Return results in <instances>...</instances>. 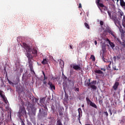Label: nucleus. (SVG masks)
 I'll use <instances>...</instances> for the list:
<instances>
[{
    "label": "nucleus",
    "instance_id": "1",
    "mask_svg": "<svg viewBox=\"0 0 125 125\" xmlns=\"http://www.w3.org/2000/svg\"><path fill=\"white\" fill-rule=\"evenodd\" d=\"M22 45H23V48H25V50H26V52H27L26 57L28 58V64H29V68L30 69V71L31 72H33V73L35 74V71H34V70L33 68V61H32L34 57L31 54V51H32V48L30 46L28 45L25 42H23L22 43Z\"/></svg>",
    "mask_w": 125,
    "mask_h": 125
},
{
    "label": "nucleus",
    "instance_id": "2",
    "mask_svg": "<svg viewBox=\"0 0 125 125\" xmlns=\"http://www.w3.org/2000/svg\"><path fill=\"white\" fill-rule=\"evenodd\" d=\"M97 83V81L94 80L92 82H90V79L88 80V82H84V85L85 86H88V87H90V88H92V89L93 90H96L97 89V86H96Z\"/></svg>",
    "mask_w": 125,
    "mask_h": 125
},
{
    "label": "nucleus",
    "instance_id": "3",
    "mask_svg": "<svg viewBox=\"0 0 125 125\" xmlns=\"http://www.w3.org/2000/svg\"><path fill=\"white\" fill-rule=\"evenodd\" d=\"M18 114V116L19 117H22V116H25V115L27 114V112H26V109H25V107H24V105H21L20 106Z\"/></svg>",
    "mask_w": 125,
    "mask_h": 125
},
{
    "label": "nucleus",
    "instance_id": "4",
    "mask_svg": "<svg viewBox=\"0 0 125 125\" xmlns=\"http://www.w3.org/2000/svg\"><path fill=\"white\" fill-rule=\"evenodd\" d=\"M0 96L2 98V101H3V102H4V103H5L6 104H7V102H8L6 100V98H5V95H4V92L0 90Z\"/></svg>",
    "mask_w": 125,
    "mask_h": 125
},
{
    "label": "nucleus",
    "instance_id": "5",
    "mask_svg": "<svg viewBox=\"0 0 125 125\" xmlns=\"http://www.w3.org/2000/svg\"><path fill=\"white\" fill-rule=\"evenodd\" d=\"M101 1V0H96V3L97 5L98 6L99 8V6L100 7H104V4L100 3Z\"/></svg>",
    "mask_w": 125,
    "mask_h": 125
},
{
    "label": "nucleus",
    "instance_id": "6",
    "mask_svg": "<svg viewBox=\"0 0 125 125\" xmlns=\"http://www.w3.org/2000/svg\"><path fill=\"white\" fill-rule=\"evenodd\" d=\"M113 19L114 20V23L116 25V26H118V25H120L121 24V22L118 19H117V17H113Z\"/></svg>",
    "mask_w": 125,
    "mask_h": 125
},
{
    "label": "nucleus",
    "instance_id": "7",
    "mask_svg": "<svg viewBox=\"0 0 125 125\" xmlns=\"http://www.w3.org/2000/svg\"><path fill=\"white\" fill-rule=\"evenodd\" d=\"M119 85H120V83L119 82H115L114 84L113 85V86L112 87L113 89H114V90H117Z\"/></svg>",
    "mask_w": 125,
    "mask_h": 125
},
{
    "label": "nucleus",
    "instance_id": "8",
    "mask_svg": "<svg viewBox=\"0 0 125 125\" xmlns=\"http://www.w3.org/2000/svg\"><path fill=\"white\" fill-rule=\"evenodd\" d=\"M89 102H90V106H91L92 107H93V108H95V109H97V105L95 104L93 102H91L90 100H88Z\"/></svg>",
    "mask_w": 125,
    "mask_h": 125
},
{
    "label": "nucleus",
    "instance_id": "9",
    "mask_svg": "<svg viewBox=\"0 0 125 125\" xmlns=\"http://www.w3.org/2000/svg\"><path fill=\"white\" fill-rule=\"evenodd\" d=\"M73 68L74 69V70H79V71H80L81 69H82L81 68V66H80L79 65H76V64H74L73 66Z\"/></svg>",
    "mask_w": 125,
    "mask_h": 125
},
{
    "label": "nucleus",
    "instance_id": "10",
    "mask_svg": "<svg viewBox=\"0 0 125 125\" xmlns=\"http://www.w3.org/2000/svg\"><path fill=\"white\" fill-rule=\"evenodd\" d=\"M37 113V108L33 107L32 108V113L34 116H36V113Z\"/></svg>",
    "mask_w": 125,
    "mask_h": 125
},
{
    "label": "nucleus",
    "instance_id": "11",
    "mask_svg": "<svg viewBox=\"0 0 125 125\" xmlns=\"http://www.w3.org/2000/svg\"><path fill=\"white\" fill-rule=\"evenodd\" d=\"M101 12H103L104 13L105 12V11H108V9L106 7H104L102 9H100Z\"/></svg>",
    "mask_w": 125,
    "mask_h": 125
},
{
    "label": "nucleus",
    "instance_id": "12",
    "mask_svg": "<svg viewBox=\"0 0 125 125\" xmlns=\"http://www.w3.org/2000/svg\"><path fill=\"white\" fill-rule=\"evenodd\" d=\"M119 16L120 17V20L122 19V16H124V12L120 11L118 12Z\"/></svg>",
    "mask_w": 125,
    "mask_h": 125
},
{
    "label": "nucleus",
    "instance_id": "13",
    "mask_svg": "<svg viewBox=\"0 0 125 125\" xmlns=\"http://www.w3.org/2000/svg\"><path fill=\"white\" fill-rule=\"evenodd\" d=\"M32 54H34L35 55H38V51L37 49L33 48L32 50Z\"/></svg>",
    "mask_w": 125,
    "mask_h": 125
},
{
    "label": "nucleus",
    "instance_id": "14",
    "mask_svg": "<svg viewBox=\"0 0 125 125\" xmlns=\"http://www.w3.org/2000/svg\"><path fill=\"white\" fill-rule=\"evenodd\" d=\"M42 63L43 64V65H46V64H47V60L46 59H44L42 62Z\"/></svg>",
    "mask_w": 125,
    "mask_h": 125
},
{
    "label": "nucleus",
    "instance_id": "15",
    "mask_svg": "<svg viewBox=\"0 0 125 125\" xmlns=\"http://www.w3.org/2000/svg\"><path fill=\"white\" fill-rule=\"evenodd\" d=\"M94 72L96 74H103V72L101 70H96L94 71Z\"/></svg>",
    "mask_w": 125,
    "mask_h": 125
},
{
    "label": "nucleus",
    "instance_id": "16",
    "mask_svg": "<svg viewBox=\"0 0 125 125\" xmlns=\"http://www.w3.org/2000/svg\"><path fill=\"white\" fill-rule=\"evenodd\" d=\"M120 5L121 6H124L125 5V2L124 0H120Z\"/></svg>",
    "mask_w": 125,
    "mask_h": 125
},
{
    "label": "nucleus",
    "instance_id": "17",
    "mask_svg": "<svg viewBox=\"0 0 125 125\" xmlns=\"http://www.w3.org/2000/svg\"><path fill=\"white\" fill-rule=\"evenodd\" d=\"M108 33H109V34H110V35H111V36H113L114 37V38H116V36H115V32H114V31L111 30L110 32H109Z\"/></svg>",
    "mask_w": 125,
    "mask_h": 125
},
{
    "label": "nucleus",
    "instance_id": "18",
    "mask_svg": "<svg viewBox=\"0 0 125 125\" xmlns=\"http://www.w3.org/2000/svg\"><path fill=\"white\" fill-rule=\"evenodd\" d=\"M109 45L111 46V48H114L115 47V44L113 43L112 42H110L109 43Z\"/></svg>",
    "mask_w": 125,
    "mask_h": 125
},
{
    "label": "nucleus",
    "instance_id": "19",
    "mask_svg": "<svg viewBox=\"0 0 125 125\" xmlns=\"http://www.w3.org/2000/svg\"><path fill=\"white\" fill-rule=\"evenodd\" d=\"M122 25L125 26V16H123V19L122 20Z\"/></svg>",
    "mask_w": 125,
    "mask_h": 125
},
{
    "label": "nucleus",
    "instance_id": "20",
    "mask_svg": "<svg viewBox=\"0 0 125 125\" xmlns=\"http://www.w3.org/2000/svg\"><path fill=\"white\" fill-rule=\"evenodd\" d=\"M8 82L9 83V84H11L12 85V86H14V83H13L12 82H11L10 80H9V79H7Z\"/></svg>",
    "mask_w": 125,
    "mask_h": 125
},
{
    "label": "nucleus",
    "instance_id": "21",
    "mask_svg": "<svg viewBox=\"0 0 125 125\" xmlns=\"http://www.w3.org/2000/svg\"><path fill=\"white\" fill-rule=\"evenodd\" d=\"M50 87L51 88V89H54V90H55V86H54V85L53 84H51L50 85Z\"/></svg>",
    "mask_w": 125,
    "mask_h": 125
},
{
    "label": "nucleus",
    "instance_id": "22",
    "mask_svg": "<svg viewBox=\"0 0 125 125\" xmlns=\"http://www.w3.org/2000/svg\"><path fill=\"white\" fill-rule=\"evenodd\" d=\"M84 25L86 27V28H87V29H90L89 25H88V23H87L86 22H85L84 23Z\"/></svg>",
    "mask_w": 125,
    "mask_h": 125
},
{
    "label": "nucleus",
    "instance_id": "23",
    "mask_svg": "<svg viewBox=\"0 0 125 125\" xmlns=\"http://www.w3.org/2000/svg\"><path fill=\"white\" fill-rule=\"evenodd\" d=\"M115 39H116V41H118V42H120V43H122V42L121 41V40H120V38H117V37L115 36V38H114Z\"/></svg>",
    "mask_w": 125,
    "mask_h": 125
},
{
    "label": "nucleus",
    "instance_id": "24",
    "mask_svg": "<svg viewBox=\"0 0 125 125\" xmlns=\"http://www.w3.org/2000/svg\"><path fill=\"white\" fill-rule=\"evenodd\" d=\"M105 30L106 31V32H107L108 33H109V32H110L112 30H111V28H110L109 27H107V28H106Z\"/></svg>",
    "mask_w": 125,
    "mask_h": 125
},
{
    "label": "nucleus",
    "instance_id": "25",
    "mask_svg": "<svg viewBox=\"0 0 125 125\" xmlns=\"http://www.w3.org/2000/svg\"><path fill=\"white\" fill-rule=\"evenodd\" d=\"M60 64L61 65V67H64V62L63 61H61L60 62Z\"/></svg>",
    "mask_w": 125,
    "mask_h": 125
},
{
    "label": "nucleus",
    "instance_id": "26",
    "mask_svg": "<svg viewBox=\"0 0 125 125\" xmlns=\"http://www.w3.org/2000/svg\"><path fill=\"white\" fill-rule=\"evenodd\" d=\"M45 101L44 98H43L41 99H40V103H43V102H44V101Z\"/></svg>",
    "mask_w": 125,
    "mask_h": 125
},
{
    "label": "nucleus",
    "instance_id": "27",
    "mask_svg": "<svg viewBox=\"0 0 125 125\" xmlns=\"http://www.w3.org/2000/svg\"><path fill=\"white\" fill-rule=\"evenodd\" d=\"M121 44H122V45H123V47L125 48V41H123L122 42H121Z\"/></svg>",
    "mask_w": 125,
    "mask_h": 125
},
{
    "label": "nucleus",
    "instance_id": "28",
    "mask_svg": "<svg viewBox=\"0 0 125 125\" xmlns=\"http://www.w3.org/2000/svg\"><path fill=\"white\" fill-rule=\"evenodd\" d=\"M91 59H92L93 61H95V57H94V56L91 55Z\"/></svg>",
    "mask_w": 125,
    "mask_h": 125
},
{
    "label": "nucleus",
    "instance_id": "29",
    "mask_svg": "<svg viewBox=\"0 0 125 125\" xmlns=\"http://www.w3.org/2000/svg\"><path fill=\"white\" fill-rule=\"evenodd\" d=\"M108 63H109L108 64V68H111V65L112 64V62H108Z\"/></svg>",
    "mask_w": 125,
    "mask_h": 125
},
{
    "label": "nucleus",
    "instance_id": "30",
    "mask_svg": "<svg viewBox=\"0 0 125 125\" xmlns=\"http://www.w3.org/2000/svg\"><path fill=\"white\" fill-rule=\"evenodd\" d=\"M78 113L79 115H81V113H82V109L81 108H78Z\"/></svg>",
    "mask_w": 125,
    "mask_h": 125
},
{
    "label": "nucleus",
    "instance_id": "31",
    "mask_svg": "<svg viewBox=\"0 0 125 125\" xmlns=\"http://www.w3.org/2000/svg\"><path fill=\"white\" fill-rule=\"evenodd\" d=\"M100 24L101 26H103V25H104V22L102 21H100Z\"/></svg>",
    "mask_w": 125,
    "mask_h": 125
},
{
    "label": "nucleus",
    "instance_id": "32",
    "mask_svg": "<svg viewBox=\"0 0 125 125\" xmlns=\"http://www.w3.org/2000/svg\"><path fill=\"white\" fill-rule=\"evenodd\" d=\"M113 69L114 70V71H119V69L117 68L116 66H113Z\"/></svg>",
    "mask_w": 125,
    "mask_h": 125
},
{
    "label": "nucleus",
    "instance_id": "33",
    "mask_svg": "<svg viewBox=\"0 0 125 125\" xmlns=\"http://www.w3.org/2000/svg\"><path fill=\"white\" fill-rule=\"evenodd\" d=\"M42 82H43V84H45V85H46V84L47 83V82H46V80H43Z\"/></svg>",
    "mask_w": 125,
    "mask_h": 125
},
{
    "label": "nucleus",
    "instance_id": "34",
    "mask_svg": "<svg viewBox=\"0 0 125 125\" xmlns=\"http://www.w3.org/2000/svg\"><path fill=\"white\" fill-rule=\"evenodd\" d=\"M78 120L79 121V123H81V115L79 114V117L78 118Z\"/></svg>",
    "mask_w": 125,
    "mask_h": 125
},
{
    "label": "nucleus",
    "instance_id": "35",
    "mask_svg": "<svg viewBox=\"0 0 125 125\" xmlns=\"http://www.w3.org/2000/svg\"><path fill=\"white\" fill-rule=\"evenodd\" d=\"M74 90H75V91H78V92H79V91H80V88H75Z\"/></svg>",
    "mask_w": 125,
    "mask_h": 125
},
{
    "label": "nucleus",
    "instance_id": "36",
    "mask_svg": "<svg viewBox=\"0 0 125 125\" xmlns=\"http://www.w3.org/2000/svg\"><path fill=\"white\" fill-rule=\"evenodd\" d=\"M8 114H8V116L10 117V118L11 119V111L9 112Z\"/></svg>",
    "mask_w": 125,
    "mask_h": 125
},
{
    "label": "nucleus",
    "instance_id": "37",
    "mask_svg": "<svg viewBox=\"0 0 125 125\" xmlns=\"http://www.w3.org/2000/svg\"><path fill=\"white\" fill-rule=\"evenodd\" d=\"M107 13L109 16V17H111V12L109 11V10H107Z\"/></svg>",
    "mask_w": 125,
    "mask_h": 125
},
{
    "label": "nucleus",
    "instance_id": "38",
    "mask_svg": "<svg viewBox=\"0 0 125 125\" xmlns=\"http://www.w3.org/2000/svg\"><path fill=\"white\" fill-rule=\"evenodd\" d=\"M59 113L60 116H62L63 115V113L62 112V111H59Z\"/></svg>",
    "mask_w": 125,
    "mask_h": 125
},
{
    "label": "nucleus",
    "instance_id": "39",
    "mask_svg": "<svg viewBox=\"0 0 125 125\" xmlns=\"http://www.w3.org/2000/svg\"><path fill=\"white\" fill-rule=\"evenodd\" d=\"M46 80H47V77L46 76H44L43 81H46Z\"/></svg>",
    "mask_w": 125,
    "mask_h": 125
},
{
    "label": "nucleus",
    "instance_id": "40",
    "mask_svg": "<svg viewBox=\"0 0 125 125\" xmlns=\"http://www.w3.org/2000/svg\"><path fill=\"white\" fill-rule=\"evenodd\" d=\"M104 114H105L106 117H108V112H106V111H105V112H104Z\"/></svg>",
    "mask_w": 125,
    "mask_h": 125
},
{
    "label": "nucleus",
    "instance_id": "41",
    "mask_svg": "<svg viewBox=\"0 0 125 125\" xmlns=\"http://www.w3.org/2000/svg\"><path fill=\"white\" fill-rule=\"evenodd\" d=\"M113 60L116 62V60H117V57L114 56L113 57Z\"/></svg>",
    "mask_w": 125,
    "mask_h": 125
},
{
    "label": "nucleus",
    "instance_id": "42",
    "mask_svg": "<svg viewBox=\"0 0 125 125\" xmlns=\"http://www.w3.org/2000/svg\"><path fill=\"white\" fill-rule=\"evenodd\" d=\"M101 70H102V71H104V72L106 71V69H105V68H101Z\"/></svg>",
    "mask_w": 125,
    "mask_h": 125
},
{
    "label": "nucleus",
    "instance_id": "43",
    "mask_svg": "<svg viewBox=\"0 0 125 125\" xmlns=\"http://www.w3.org/2000/svg\"><path fill=\"white\" fill-rule=\"evenodd\" d=\"M122 111H123V109H119L118 110V113H122Z\"/></svg>",
    "mask_w": 125,
    "mask_h": 125
},
{
    "label": "nucleus",
    "instance_id": "44",
    "mask_svg": "<svg viewBox=\"0 0 125 125\" xmlns=\"http://www.w3.org/2000/svg\"><path fill=\"white\" fill-rule=\"evenodd\" d=\"M21 125H25V123H24V122L23 121H21Z\"/></svg>",
    "mask_w": 125,
    "mask_h": 125
},
{
    "label": "nucleus",
    "instance_id": "45",
    "mask_svg": "<svg viewBox=\"0 0 125 125\" xmlns=\"http://www.w3.org/2000/svg\"><path fill=\"white\" fill-rule=\"evenodd\" d=\"M106 42H108V43H109V42H111V41H110V40H109V39H108V38L106 39Z\"/></svg>",
    "mask_w": 125,
    "mask_h": 125
},
{
    "label": "nucleus",
    "instance_id": "46",
    "mask_svg": "<svg viewBox=\"0 0 125 125\" xmlns=\"http://www.w3.org/2000/svg\"><path fill=\"white\" fill-rule=\"evenodd\" d=\"M52 84V83L51 82H50V81H49V82L48 83V85H50H50Z\"/></svg>",
    "mask_w": 125,
    "mask_h": 125
},
{
    "label": "nucleus",
    "instance_id": "47",
    "mask_svg": "<svg viewBox=\"0 0 125 125\" xmlns=\"http://www.w3.org/2000/svg\"><path fill=\"white\" fill-rule=\"evenodd\" d=\"M79 8H82V4L79 3Z\"/></svg>",
    "mask_w": 125,
    "mask_h": 125
},
{
    "label": "nucleus",
    "instance_id": "48",
    "mask_svg": "<svg viewBox=\"0 0 125 125\" xmlns=\"http://www.w3.org/2000/svg\"><path fill=\"white\" fill-rule=\"evenodd\" d=\"M43 107L45 108V110H47V107L46 106V105H44Z\"/></svg>",
    "mask_w": 125,
    "mask_h": 125
},
{
    "label": "nucleus",
    "instance_id": "49",
    "mask_svg": "<svg viewBox=\"0 0 125 125\" xmlns=\"http://www.w3.org/2000/svg\"><path fill=\"white\" fill-rule=\"evenodd\" d=\"M109 113L110 114V115L112 116V111H111L110 109H109Z\"/></svg>",
    "mask_w": 125,
    "mask_h": 125
},
{
    "label": "nucleus",
    "instance_id": "50",
    "mask_svg": "<svg viewBox=\"0 0 125 125\" xmlns=\"http://www.w3.org/2000/svg\"><path fill=\"white\" fill-rule=\"evenodd\" d=\"M16 89H17V91H19L20 90V89H21V88H16Z\"/></svg>",
    "mask_w": 125,
    "mask_h": 125
},
{
    "label": "nucleus",
    "instance_id": "51",
    "mask_svg": "<svg viewBox=\"0 0 125 125\" xmlns=\"http://www.w3.org/2000/svg\"><path fill=\"white\" fill-rule=\"evenodd\" d=\"M94 43H95V45H96V44H97V41H95Z\"/></svg>",
    "mask_w": 125,
    "mask_h": 125
},
{
    "label": "nucleus",
    "instance_id": "52",
    "mask_svg": "<svg viewBox=\"0 0 125 125\" xmlns=\"http://www.w3.org/2000/svg\"><path fill=\"white\" fill-rule=\"evenodd\" d=\"M42 74H43V75L44 77V76H45V74L44 73V72L43 71H42Z\"/></svg>",
    "mask_w": 125,
    "mask_h": 125
},
{
    "label": "nucleus",
    "instance_id": "53",
    "mask_svg": "<svg viewBox=\"0 0 125 125\" xmlns=\"http://www.w3.org/2000/svg\"><path fill=\"white\" fill-rule=\"evenodd\" d=\"M36 102H38L39 101V99H35Z\"/></svg>",
    "mask_w": 125,
    "mask_h": 125
},
{
    "label": "nucleus",
    "instance_id": "54",
    "mask_svg": "<svg viewBox=\"0 0 125 125\" xmlns=\"http://www.w3.org/2000/svg\"><path fill=\"white\" fill-rule=\"evenodd\" d=\"M45 116H47V113H44V117Z\"/></svg>",
    "mask_w": 125,
    "mask_h": 125
},
{
    "label": "nucleus",
    "instance_id": "55",
    "mask_svg": "<svg viewBox=\"0 0 125 125\" xmlns=\"http://www.w3.org/2000/svg\"><path fill=\"white\" fill-rule=\"evenodd\" d=\"M70 48L71 49H73V47H72V45L70 46Z\"/></svg>",
    "mask_w": 125,
    "mask_h": 125
},
{
    "label": "nucleus",
    "instance_id": "56",
    "mask_svg": "<svg viewBox=\"0 0 125 125\" xmlns=\"http://www.w3.org/2000/svg\"><path fill=\"white\" fill-rule=\"evenodd\" d=\"M39 112H40V113H41V112H42V109H39Z\"/></svg>",
    "mask_w": 125,
    "mask_h": 125
},
{
    "label": "nucleus",
    "instance_id": "57",
    "mask_svg": "<svg viewBox=\"0 0 125 125\" xmlns=\"http://www.w3.org/2000/svg\"><path fill=\"white\" fill-rule=\"evenodd\" d=\"M82 107H84V104H83V105H82Z\"/></svg>",
    "mask_w": 125,
    "mask_h": 125
},
{
    "label": "nucleus",
    "instance_id": "58",
    "mask_svg": "<svg viewBox=\"0 0 125 125\" xmlns=\"http://www.w3.org/2000/svg\"><path fill=\"white\" fill-rule=\"evenodd\" d=\"M117 59H120V58L118 56H117Z\"/></svg>",
    "mask_w": 125,
    "mask_h": 125
},
{
    "label": "nucleus",
    "instance_id": "59",
    "mask_svg": "<svg viewBox=\"0 0 125 125\" xmlns=\"http://www.w3.org/2000/svg\"><path fill=\"white\" fill-rule=\"evenodd\" d=\"M112 1H113V2H115V0H111Z\"/></svg>",
    "mask_w": 125,
    "mask_h": 125
},
{
    "label": "nucleus",
    "instance_id": "60",
    "mask_svg": "<svg viewBox=\"0 0 125 125\" xmlns=\"http://www.w3.org/2000/svg\"><path fill=\"white\" fill-rule=\"evenodd\" d=\"M85 125H90V124H85Z\"/></svg>",
    "mask_w": 125,
    "mask_h": 125
},
{
    "label": "nucleus",
    "instance_id": "61",
    "mask_svg": "<svg viewBox=\"0 0 125 125\" xmlns=\"http://www.w3.org/2000/svg\"><path fill=\"white\" fill-rule=\"evenodd\" d=\"M6 76H7V72H6Z\"/></svg>",
    "mask_w": 125,
    "mask_h": 125
},
{
    "label": "nucleus",
    "instance_id": "62",
    "mask_svg": "<svg viewBox=\"0 0 125 125\" xmlns=\"http://www.w3.org/2000/svg\"><path fill=\"white\" fill-rule=\"evenodd\" d=\"M5 71H6V70H5Z\"/></svg>",
    "mask_w": 125,
    "mask_h": 125
},
{
    "label": "nucleus",
    "instance_id": "63",
    "mask_svg": "<svg viewBox=\"0 0 125 125\" xmlns=\"http://www.w3.org/2000/svg\"><path fill=\"white\" fill-rule=\"evenodd\" d=\"M104 61V62H106L105 61Z\"/></svg>",
    "mask_w": 125,
    "mask_h": 125
}]
</instances>
